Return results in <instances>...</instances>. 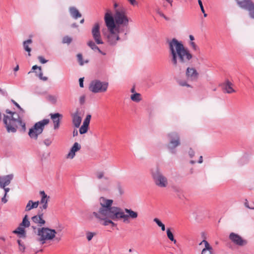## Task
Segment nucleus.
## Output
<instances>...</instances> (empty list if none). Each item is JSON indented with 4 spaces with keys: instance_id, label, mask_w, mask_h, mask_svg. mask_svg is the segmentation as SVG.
Segmentation results:
<instances>
[{
    "instance_id": "1",
    "label": "nucleus",
    "mask_w": 254,
    "mask_h": 254,
    "mask_svg": "<svg viewBox=\"0 0 254 254\" xmlns=\"http://www.w3.org/2000/svg\"><path fill=\"white\" fill-rule=\"evenodd\" d=\"M100 207L93 212V216L104 226L111 224L116 226L113 221L122 220L124 223H128L129 219H135L138 217L137 212L131 209L125 208L124 210L117 206H112L113 200L101 197L99 200Z\"/></svg>"
},
{
    "instance_id": "2",
    "label": "nucleus",
    "mask_w": 254,
    "mask_h": 254,
    "mask_svg": "<svg viewBox=\"0 0 254 254\" xmlns=\"http://www.w3.org/2000/svg\"><path fill=\"white\" fill-rule=\"evenodd\" d=\"M169 55L174 69L179 72L184 70L191 63L193 55L181 41L176 38L168 40Z\"/></svg>"
},
{
    "instance_id": "3",
    "label": "nucleus",
    "mask_w": 254,
    "mask_h": 254,
    "mask_svg": "<svg viewBox=\"0 0 254 254\" xmlns=\"http://www.w3.org/2000/svg\"><path fill=\"white\" fill-rule=\"evenodd\" d=\"M13 104L16 106L19 110L16 113H13L11 117L13 119L5 118L4 125L7 131L9 133H14L17 130L18 127H21L23 131L26 130V124L24 120L25 111L20 105L14 100H11Z\"/></svg>"
},
{
    "instance_id": "4",
    "label": "nucleus",
    "mask_w": 254,
    "mask_h": 254,
    "mask_svg": "<svg viewBox=\"0 0 254 254\" xmlns=\"http://www.w3.org/2000/svg\"><path fill=\"white\" fill-rule=\"evenodd\" d=\"M105 22L108 30V33L104 34L109 45L115 46L120 40L119 34L123 31V29L116 26L111 13L110 11L105 13Z\"/></svg>"
},
{
    "instance_id": "5",
    "label": "nucleus",
    "mask_w": 254,
    "mask_h": 254,
    "mask_svg": "<svg viewBox=\"0 0 254 254\" xmlns=\"http://www.w3.org/2000/svg\"><path fill=\"white\" fill-rule=\"evenodd\" d=\"M166 136L168 141L167 148L170 153L175 154L176 148L181 144L180 134L176 131H172L168 133Z\"/></svg>"
},
{
    "instance_id": "6",
    "label": "nucleus",
    "mask_w": 254,
    "mask_h": 254,
    "mask_svg": "<svg viewBox=\"0 0 254 254\" xmlns=\"http://www.w3.org/2000/svg\"><path fill=\"white\" fill-rule=\"evenodd\" d=\"M151 175L155 185L160 188H165L169 185L168 178L163 174L159 167L151 170Z\"/></svg>"
},
{
    "instance_id": "7",
    "label": "nucleus",
    "mask_w": 254,
    "mask_h": 254,
    "mask_svg": "<svg viewBox=\"0 0 254 254\" xmlns=\"http://www.w3.org/2000/svg\"><path fill=\"white\" fill-rule=\"evenodd\" d=\"M114 22L116 26H127L129 19L127 15V10L124 7H120L115 10V13L113 16Z\"/></svg>"
},
{
    "instance_id": "8",
    "label": "nucleus",
    "mask_w": 254,
    "mask_h": 254,
    "mask_svg": "<svg viewBox=\"0 0 254 254\" xmlns=\"http://www.w3.org/2000/svg\"><path fill=\"white\" fill-rule=\"evenodd\" d=\"M56 233L55 229L48 227H39L37 230V235L39 237L38 240L43 245L46 241L52 240L55 238Z\"/></svg>"
},
{
    "instance_id": "9",
    "label": "nucleus",
    "mask_w": 254,
    "mask_h": 254,
    "mask_svg": "<svg viewBox=\"0 0 254 254\" xmlns=\"http://www.w3.org/2000/svg\"><path fill=\"white\" fill-rule=\"evenodd\" d=\"M49 119H43L42 121L36 123L34 125L29 129L28 135L34 140H37L38 136L41 134L44 130L45 126L49 123Z\"/></svg>"
},
{
    "instance_id": "10",
    "label": "nucleus",
    "mask_w": 254,
    "mask_h": 254,
    "mask_svg": "<svg viewBox=\"0 0 254 254\" xmlns=\"http://www.w3.org/2000/svg\"><path fill=\"white\" fill-rule=\"evenodd\" d=\"M108 83L102 82L99 80H94L91 82L89 89L94 93L105 92L108 87Z\"/></svg>"
},
{
    "instance_id": "11",
    "label": "nucleus",
    "mask_w": 254,
    "mask_h": 254,
    "mask_svg": "<svg viewBox=\"0 0 254 254\" xmlns=\"http://www.w3.org/2000/svg\"><path fill=\"white\" fill-rule=\"evenodd\" d=\"M237 4L242 9L249 12V17L254 19V2L252 0H236Z\"/></svg>"
},
{
    "instance_id": "12",
    "label": "nucleus",
    "mask_w": 254,
    "mask_h": 254,
    "mask_svg": "<svg viewBox=\"0 0 254 254\" xmlns=\"http://www.w3.org/2000/svg\"><path fill=\"white\" fill-rule=\"evenodd\" d=\"M91 32L92 37L97 44H103L100 32V25L98 23H96L94 25Z\"/></svg>"
},
{
    "instance_id": "13",
    "label": "nucleus",
    "mask_w": 254,
    "mask_h": 254,
    "mask_svg": "<svg viewBox=\"0 0 254 254\" xmlns=\"http://www.w3.org/2000/svg\"><path fill=\"white\" fill-rule=\"evenodd\" d=\"M186 77L188 81H195L198 77V73L192 67H187L186 70Z\"/></svg>"
},
{
    "instance_id": "14",
    "label": "nucleus",
    "mask_w": 254,
    "mask_h": 254,
    "mask_svg": "<svg viewBox=\"0 0 254 254\" xmlns=\"http://www.w3.org/2000/svg\"><path fill=\"white\" fill-rule=\"evenodd\" d=\"M229 239L233 243L238 246H242L247 243V241L243 239L240 235L233 232L230 234Z\"/></svg>"
},
{
    "instance_id": "15",
    "label": "nucleus",
    "mask_w": 254,
    "mask_h": 254,
    "mask_svg": "<svg viewBox=\"0 0 254 254\" xmlns=\"http://www.w3.org/2000/svg\"><path fill=\"white\" fill-rule=\"evenodd\" d=\"M95 176L96 178L98 180H102L103 179L104 181H105V184L104 186H102V185H99V188L101 190H106L107 189L108 186H109V178L105 175V172L103 171H97L95 173Z\"/></svg>"
},
{
    "instance_id": "16",
    "label": "nucleus",
    "mask_w": 254,
    "mask_h": 254,
    "mask_svg": "<svg viewBox=\"0 0 254 254\" xmlns=\"http://www.w3.org/2000/svg\"><path fill=\"white\" fill-rule=\"evenodd\" d=\"M13 178V174H9L0 177V188H4L9 185Z\"/></svg>"
},
{
    "instance_id": "17",
    "label": "nucleus",
    "mask_w": 254,
    "mask_h": 254,
    "mask_svg": "<svg viewBox=\"0 0 254 254\" xmlns=\"http://www.w3.org/2000/svg\"><path fill=\"white\" fill-rule=\"evenodd\" d=\"M81 149V145L78 142H75L72 147L70 148L69 152L66 155V158L68 159H73L75 153Z\"/></svg>"
},
{
    "instance_id": "18",
    "label": "nucleus",
    "mask_w": 254,
    "mask_h": 254,
    "mask_svg": "<svg viewBox=\"0 0 254 254\" xmlns=\"http://www.w3.org/2000/svg\"><path fill=\"white\" fill-rule=\"evenodd\" d=\"M32 222L37 224L40 227L44 225L46 223L45 220L43 219V214L41 213L31 218Z\"/></svg>"
},
{
    "instance_id": "19",
    "label": "nucleus",
    "mask_w": 254,
    "mask_h": 254,
    "mask_svg": "<svg viewBox=\"0 0 254 254\" xmlns=\"http://www.w3.org/2000/svg\"><path fill=\"white\" fill-rule=\"evenodd\" d=\"M68 12L71 17L74 19H77L82 16V14L75 6H69Z\"/></svg>"
},
{
    "instance_id": "20",
    "label": "nucleus",
    "mask_w": 254,
    "mask_h": 254,
    "mask_svg": "<svg viewBox=\"0 0 254 254\" xmlns=\"http://www.w3.org/2000/svg\"><path fill=\"white\" fill-rule=\"evenodd\" d=\"M71 116L72 124L74 126L77 128L79 127L81 123L82 118L80 117L79 112L76 111L74 113L72 114Z\"/></svg>"
},
{
    "instance_id": "21",
    "label": "nucleus",
    "mask_w": 254,
    "mask_h": 254,
    "mask_svg": "<svg viewBox=\"0 0 254 254\" xmlns=\"http://www.w3.org/2000/svg\"><path fill=\"white\" fill-rule=\"evenodd\" d=\"M51 118L54 123V128L57 129L60 127V117H62V115L59 113L51 114Z\"/></svg>"
},
{
    "instance_id": "22",
    "label": "nucleus",
    "mask_w": 254,
    "mask_h": 254,
    "mask_svg": "<svg viewBox=\"0 0 254 254\" xmlns=\"http://www.w3.org/2000/svg\"><path fill=\"white\" fill-rule=\"evenodd\" d=\"M233 84L229 81L227 80L222 85V87L224 91L227 93H232L235 92L232 87Z\"/></svg>"
},
{
    "instance_id": "23",
    "label": "nucleus",
    "mask_w": 254,
    "mask_h": 254,
    "mask_svg": "<svg viewBox=\"0 0 254 254\" xmlns=\"http://www.w3.org/2000/svg\"><path fill=\"white\" fill-rule=\"evenodd\" d=\"M32 43V40L31 39H27L23 42L22 45L24 50L28 53V56H31V48L30 45Z\"/></svg>"
},
{
    "instance_id": "24",
    "label": "nucleus",
    "mask_w": 254,
    "mask_h": 254,
    "mask_svg": "<svg viewBox=\"0 0 254 254\" xmlns=\"http://www.w3.org/2000/svg\"><path fill=\"white\" fill-rule=\"evenodd\" d=\"M13 233L18 235L20 238H25L26 237V231L24 227L19 226L13 231Z\"/></svg>"
},
{
    "instance_id": "25",
    "label": "nucleus",
    "mask_w": 254,
    "mask_h": 254,
    "mask_svg": "<svg viewBox=\"0 0 254 254\" xmlns=\"http://www.w3.org/2000/svg\"><path fill=\"white\" fill-rule=\"evenodd\" d=\"M39 203L40 202L39 201L34 202L31 200H29L25 207V211H29L30 210L33 208H37L39 204Z\"/></svg>"
},
{
    "instance_id": "26",
    "label": "nucleus",
    "mask_w": 254,
    "mask_h": 254,
    "mask_svg": "<svg viewBox=\"0 0 254 254\" xmlns=\"http://www.w3.org/2000/svg\"><path fill=\"white\" fill-rule=\"evenodd\" d=\"M40 194L41 196L40 203H48L50 197L46 194L44 190L40 191Z\"/></svg>"
},
{
    "instance_id": "27",
    "label": "nucleus",
    "mask_w": 254,
    "mask_h": 254,
    "mask_svg": "<svg viewBox=\"0 0 254 254\" xmlns=\"http://www.w3.org/2000/svg\"><path fill=\"white\" fill-rule=\"evenodd\" d=\"M166 234L168 239L173 242L174 244H176L177 241L175 239L173 233L171 231V228H168L166 230Z\"/></svg>"
},
{
    "instance_id": "28",
    "label": "nucleus",
    "mask_w": 254,
    "mask_h": 254,
    "mask_svg": "<svg viewBox=\"0 0 254 254\" xmlns=\"http://www.w3.org/2000/svg\"><path fill=\"white\" fill-rule=\"evenodd\" d=\"M20 225L24 228L29 227L30 226V222L28 219V216L27 215H25V216L23 217L22 221L20 224Z\"/></svg>"
},
{
    "instance_id": "29",
    "label": "nucleus",
    "mask_w": 254,
    "mask_h": 254,
    "mask_svg": "<svg viewBox=\"0 0 254 254\" xmlns=\"http://www.w3.org/2000/svg\"><path fill=\"white\" fill-rule=\"evenodd\" d=\"M130 99L134 102H139L141 100V94L138 93H135L131 95Z\"/></svg>"
},
{
    "instance_id": "30",
    "label": "nucleus",
    "mask_w": 254,
    "mask_h": 254,
    "mask_svg": "<svg viewBox=\"0 0 254 254\" xmlns=\"http://www.w3.org/2000/svg\"><path fill=\"white\" fill-rule=\"evenodd\" d=\"M96 43H95L93 41H89L87 43V45L93 51H96L99 50L98 47L96 45Z\"/></svg>"
},
{
    "instance_id": "31",
    "label": "nucleus",
    "mask_w": 254,
    "mask_h": 254,
    "mask_svg": "<svg viewBox=\"0 0 254 254\" xmlns=\"http://www.w3.org/2000/svg\"><path fill=\"white\" fill-rule=\"evenodd\" d=\"M153 221L159 227H161L162 231H164L165 230V225L159 219L155 218L153 219Z\"/></svg>"
},
{
    "instance_id": "32",
    "label": "nucleus",
    "mask_w": 254,
    "mask_h": 254,
    "mask_svg": "<svg viewBox=\"0 0 254 254\" xmlns=\"http://www.w3.org/2000/svg\"><path fill=\"white\" fill-rule=\"evenodd\" d=\"M77 58L78 62L80 65H83L84 64H86L88 63V60H85L83 61L82 55L81 54H78L77 55Z\"/></svg>"
},
{
    "instance_id": "33",
    "label": "nucleus",
    "mask_w": 254,
    "mask_h": 254,
    "mask_svg": "<svg viewBox=\"0 0 254 254\" xmlns=\"http://www.w3.org/2000/svg\"><path fill=\"white\" fill-rule=\"evenodd\" d=\"M72 41V38L68 36H65L63 38L62 43L63 44H70Z\"/></svg>"
},
{
    "instance_id": "34",
    "label": "nucleus",
    "mask_w": 254,
    "mask_h": 254,
    "mask_svg": "<svg viewBox=\"0 0 254 254\" xmlns=\"http://www.w3.org/2000/svg\"><path fill=\"white\" fill-rule=\"evenodd\" d=\"M189 45L193 51L195 52L199 51L200 49L199 47L193 41H190Z\"/></svg>"
},
{
    "instance_id": "35",
    "label": "nucleus",
    "mask_w": 254,
    "mask_h": 254,
    "mask_svg": "<svg viewBox=\"0 0 254 254\" xmlns=\"http://www.w3.org/2000/svg\"><path fill=\"white\" fill-rule=\"evenodd\" d=\"M203 243L204 244V245H205V248H204L203 250H207V251H212V247L210 246V245L209 244V243H208L207 241H206V240H203L201 242H200L199 243V245H202Z\"/></svg>"
},
{
    "instance_id": "36",
    "label": "nucleus",
    "mask_w": 254,
    "mask_h": 254,
    "mask_svg": "<svg viewBox=\"0 0 254 254\" xmlns=\"http://www.w3.org/2000/svg\"><path fill=\"white\" fill-rule=\"evenodd\" d=\"M86 238L88 241H91L93 237L96 235V233L94 232H87L86 233Z\"/></svg>"
},
{
    "instance_id": "37",
    "label": "nucleus",
    "mask_w": 254,
    "mask_h": 254,
    "mask_svg": "<svg viewBox=\"0 0 254 254\" xmlns=\"http://www.w3.org/2000/svg\"><path fill=\"white\" fill-rule=\"evenodd\" d=\"M88 127L82 125L79 128V133L81 134L86 133L88 130Z\"/></svg>"
},
{
    "instance_id": "38",
    "label": "nucleus",
    "mask_w": 254,
    "mask_h": 254,
    "mask_svg": "<svg viewBox=\"0 0 254 254\" xmlns=\"http://www.w3.org/2000/svg\"><path fill=\"white\" fill-rule=\"evenodd\" d=\"M91 117V116L90 115H87L86 118L83 121V125L88 127L90 123Z\"/></svg>"
},
{
    "instance_id": "39",
    "label": "nucleus",
    "mask_w": 254,
    "mask_h": 254,
    "mask_svg": "<svg viewBox=\"0 0 254 254\" xmlns=\"http://www.w3.org/2000/svg\"><path fill=\"white\" fill-rule=\"evenodd\" d=\"M5 112H6V113L8 114L9 115H7V116L4 115V118H3V123H4V120H5V117L9 118L10 120H11V119H13V118L11 117V116L13 115V113H16V112H12L9 111V110H6L5 111Z\"/></svg>"
},
{
    "instance_id": "40",
    "label": "nucleus",
    "mask_w": 254,
    "mask_h": 254,
    "mask_svg": "<svg viewBox=\"0 0 254 254\" xmlns=\"http://www.w3.org/2000/svg\"><path fill=\"white\" fill-rule=\"evenodd\" d=\"M198 3L199 5V6L200 7V9H201V12L203 13V15H204V17H206L207 16V14L205 13V10H204V7H203V4H202V2L201 1V0H198Z\"/></svg>"
},
{
    "instance_id": "41",
    "label": "nucleus",
    "mask_w": 254,
    "mask_h": 254,
    "mask_svg": "<svg viewBox=\"0 0 254 254\" xmlns=\"http://www.w3.org/2000/svg\"><path fill=\"white\" fill-rule=\"evenodd\" d=\"M188 81L185 80H179L178 81V83L180 85L182 86H187L190 87V85L188 83Z\"/></svg>"
},
{
    "instance_id": "42",
    "label": "nucleus",
    "mask_w": 254,
    "mask_h": 254,
    "mask_svg": "<svg viewBox=\"0 0 254 254\" xmlns=\"http://www.w3.org/2000/svg\"><path fill=\"white\" fill-rule=\"evenodd\" d=\"M48 98L52 103H56L57 102V97L55 96L49 95Z\"/></svg>"
},
{
    "instance_id": "43",
    "label": "nucleus",
    "mask_w": 254,
    "mask_h": 254,
    "mask_svg": "<svg viewBox=\"0 0 254 254\" xmlns=\"http://www.w3.org/2000/svg\"><path fill=\"white\" fill-rule=\"evenodd\" d=\"M43 142L46 146H49L51 144L52 140L51 138H48L44 139Z\"/></svg>"
},
{
    "instance_id": "44",
    "label": "nucleus",
    "mask_w": 254,
    "mask_h": 254,
    "mask_svg": "<svg viewBox=\"0 0 254 254\" xmlns=\"http://www.w3.org/2000/svg\"><path fill=\"white\" fill-rule=\"evenodd\" d=\"M86 96L85 95H83L79 97V101L80 105H83L85 102Z\"/></svg>"
},
{
    "instance_id": "45",
    "label": "nucleus",
    "mask_w": 254,
    "mask_h": 254,
    "mask_svg": "<svg viewBox=\"0 0 254 254\" xmlns=\"http://www.w3.org/2000/svg\"><path fill=\"white\" fill-rule=\"evenodd\" d=\"M244 205H245V207H246L247 208H248L251 209H254V206H253V205L250 206L249 205V202L247 199L245 200V201L244 202Z\"/></svg>"
},
{
    "instance_id": "46",
    "label": "nucleus",
    "mask_w": 254,
    "mask_h": 254,
    "mask_svg": "<svg viewBox=\"0 0 254 254\" xmlns=\"http://www.w3.org/2000/svg\"><path fill=\"white\" fill-rule=\"evenodd\" d=\"M38 77L39 78L41 79V80H42L43 81H47L48 80V77H46V76H43V73L41 71H40V73L38 74Z\"/></svg>"
},
{
    "instance_id": "47",
    "label": "nucleus",
    "mask_w": 254,
    "mask_h": 254,
    "mask_svg": "<svg viewBox=\"0 0 254 254\" xmlns=\"http://www.w3.org/2000/svg\"><path fill=\"white\" fill-rule=\"evenodd\" d=\"M188 154L190 158H192L194 156L195 152L191 148H190L188 151Z\"/></svg>"
},
{
    "instance_id": "48",
    "label": "nucleus",
    "mask_w": 254,
    "mask_h": 254,
    "mask_svg": "<svg viewBox=\"0 0 254 254\" xmlns=\"http://www.w3.org/2000/svg\"><path fill=\"white\" fill-rule=\"evenodd\" d=\"M38 59L39 62L42 64H45L48 62V60H45L42 56H39Z\"/></svg>"
},
{
    "instance_id": "49",
    "label": "nucleus",
    "mask_w": 254,
    "mask_h": 254,
    "mask_svg": "<svg viewBox=\"0 0 254 254\" xmlns=\"http://www.w3.org/2000/svg\"><path fill=\"white\" fill-rule=\"evenodd\" d=\"M25 249L26 247L23 243L19 246V250L22 253H24L25 252Z\"/></svg>"
},
{
    "instance_id": "50",
    "label": "nucleus",
    "mask_w": 254,
    "mask_h": 254,
    "mask_svg": "<svg viewBox=\"0 0 254 254\" xmlns=\"http://www.w3.org/2000/svg\"><path fill=\"white\" fill-rule=\"evenodd\" d=\"M158 13L159 14L160 16L163 17L166 20H169V18L166 17L162 12L159 11L158 12Z\"/></svg>"
},
{
    "instance_id": "51",
    "label": "nucleus",
    "mask_w": 254,
    "mask_h": 254,
    "mask_svg": "<svg viewBox=\"0 0 254 254\" xmlns=\"http://www.w3.org/2000/svg\"><path fill=\"white\" fill-rule=\"evenodd\" d=\"M201 254H212V251L202 250Z\"/></svg>"
},
{
    "instance_id": "52",
    "label": "nucleus",
    "mask_w": 254,
    "mask_h": 254,
    "mask_svg": "<svg viewBox=\"0 0 254 254\" xmlns=\"http://www.w3.org/2000/svg\"><path fill=\"white\" fill-rule=\"evenodd\" d=\"M83 79L84 78H80L79 79V86L80 87L82 88L83 87Z\"/></svg>"
},
{
    "instance_id": "53",
    "label": "nucleus",
    "mask_w": 254,
    "mask_h": 254,
    "mask_svg": "<svg viewBox=\"0 0 254 254\" xmlns=\"http://www.w3.org/2000/svg\"><path fill=\"white\" fill-rule=\"evenodd\" d=\"M6 195L4 194V196L1 198V201L4 203H6L7 201V199L6 198Z\"/></svg>"
},
{
    "instance_id": "54",
    "label": "nucleus",
    "mask_w": 254,
    "mask_h": 254,
    "mask_svg": "<svg viewBox=\"0 0 254 254\" xmlns=\"http://www.w3.org/2000/svg\"><path fill=\"white\" fill-rule=\"evenodd\" d=\"M43 205L40 207L42 210L44 209L46 210L48 207V203H42Z\"/></svg>"
},
{
    "instance_id": "55",
    "label": "nucleus",
    "mask_w": 254,
    "mask_h": 254,
    "mask_svg": "<svg viewBox=\"0 0 254 254\" xmlns=\"http://www.w3.org/2000/svg\"><path fill=\"white\" fill-rule=\"evenodd\" d=\"M32 69L33 70H35V69H39V70L40 71H41V70H42L41 67L40 66H37V65H33V66H32Z\"/></svg>"
},
{
    "instance_id": "56",
    "label": "nucleus",
    "mask_w": 254,
    "mask_h": 254,
    "mask_svg": "<svg viewBox=\"0 0 254 254\" xmlns=\"http://www.w3.org/2000/svg\"><path fill=\"white\" fill-rule=\"evenodd\" d=\"M2 189H3L4 190V192H5V193H4V194L7 195V193L9 192V190H10L9 188L4 187V188H2Z\"/></svg>"
},
{
    "instance_id": "57",
    "label": "nucleus",
    "mask_w": 254,
    "mask_h": 254,
    "mask_svg": "<svg viewBox=\"0 0 254 254\" xmlns=\"http://www.w3.org/2000/svg\"><path fill=\"white\" fill-rule=\"evenodd\" d=\"M0 93L3 95L6 94V91L4 90L0 89Z\"/></svg>"
},
{
    "instance_id": "58",
    "label": "nucleus",
    "mask_w": 254,
    "mask_h": 254,
    "mask_svg": "<svg viewBox=\"0 0 254 254\" xmlns=\"http://www.w3.org/2000/svg\"><path fill=\"white\" fill-rule=\"evenodd\" d=\"M78 135V131L77 129H74L73 131V136H75Z\"/></svg>"
},
{
    "instance_id": "59",
    "label": "nucleus",
    "mask_w": 254,
    "mask_h": 254,
    "mask_svg": "<svg viewBox=\"0 0 254 254\" xmlns=\"http://www.w3.org/2000/svg\"><path fill=\"white\" fill-rule=\"evenodd\" d=\"M203 162V157L202 156H200L199 157V159L198 161V163H199V164H201Z\"/></svg>"
},
{
    "instance_id": "60",
    "label": "nucleus",
    "mask_w": 254,
    "mask_h": 254,
    "mask_svg": "<svg viewBox=\"0 0 254 254\" xmlns=\"http://www.w3.org/2000/svg\"><path fill=\"white\" fill-rule=\"evenodd\" d=\"M114 11L116 10V9H117L120 7V6H118V4L117 3H115L114 4Z\"/></svg>"
},
{
    "instance_id": "61",
    "label": "nucleus",
    "mask_w": 254,
    "mask_h": 254,
    "mask_svg": "<svg viewBox=\"0 0 254 254\" xmlns=\"http://www.w3.org/2000/svg\"><path fill=\"white\" fill-rule=\"evenodd\" d=\"M189 38H190V41H193L194 40V37L192 35H189Z\"/></svg>"
},
{
    "instance_id": "62",
    "label": "nucleus",
    "mask_w": 254,
    "mask_h": 254,
    "mask_svg": "<svg viewBox=\"0 0 254 254\" xmlns=\"http://www.w3.org/2000/svg\"><path fill=\"white\" fill-rule=\"evenodd\" d=\"M130 3V4H131L132 5H134L135 4V3H136V1L135 0H127Z\"/></svg>"
},
{
    "instance_id": "63",
    "label": "nucleus",
    "mask_w": 254,
    "mask_h": 254,
    "mask_svg": "<svg viewBox=\"0 0 254 254\" xmlns=\"http://www.w3.org/2000/svg\"><path fill=\"white\" fill-rule=\"evenodd\" d=\"M99 53H100L101 54H102V55H106V53L104 52H102V51H101L100 50V49H99V50L97 51Z\"/></svg>"
},
{
    "instance_id": "64",
    "label": "nucleus",
    "mask_w": 254,
    "mask_h": 254,
    "mask_svg": "<svg viewBox=\"0 0 254 254\" xmlns=\"http://www.w3.org/2000/svg\"><path fill=\"white\" fill-rule=\"evenodd\" d=\"M71 27H72V28H76V27H78V25H77V24L76 23H72V24H71Z\"/></svg>"
}]
</instances>
